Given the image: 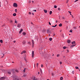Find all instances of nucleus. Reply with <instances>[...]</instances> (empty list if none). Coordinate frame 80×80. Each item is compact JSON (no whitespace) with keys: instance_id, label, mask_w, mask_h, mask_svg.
<instances>
[{"instance_id":"obj_52","label":"nucleus","mask_w":80,"mask_h":80,"mask_svg":"<svg viewBox=\"0 0 80 80\" xmlns=\"http://www.w3.org/2000/svg\"><path fill=\"white\" fill-rule=\"evenodd\" d=\"M60 64L61 65V64H62V62H60Z\"/></svg>"},{"instance_id":"obj_50","label":"nucleus","mask_w":80,"mask_h":80,"mask_svg":"<svg viewBox=\"0 0 80 80\" xmlns=\"http://www.w3.org/2000/svg\"><path fill=\"white\" fill-rule=\"evenodd\" d=\"M10 22H11V23H12V22H13V21H12V20L10 21Z\"/></svg>"},{"instance_id":"obj_51","label":"nucleus","mask_w":80,"mask_h":80,"mask_svg":"<svg viewBox=\"0 0 80 80\" xmlns=\"http://www.w3.org/2000/svg\"><path fill=\"white\" fill-rule=\"evenodd\" d=\"M29 14L30 15H31V12H29Z\"/></svg>"},{"instance_id":"obj_33","label":"nucleus","mask_w":80,"mask_h":80,"mask_svg":"<svg viewBox=\"0 0 80 80\" xmlns=\"http://www.w3.org/2000/svg\"><path fill=\"white\" fill-rule=\"evenodd\" d=\"M70 32H72V30L71 29V30H70L69 31Z\"/></svg>"},{"instance_id":"obj_16","label":"nucleus","mask_w":80,"mask_h":80,"mask_svg":"<svg viewBox=\"0 0 80 80\" xmlns=\"http://www.w3.org/2000/svg\"><path fill=\"white\" fill-rule=\"evenodd\" d=\"M44 13H47V10H44Z\"/></svg>"},{"instance_id":"obj_46","label":"nucleus","mask_w":80,"mask_h":80,"mask_svg":"<svg viewBox=\"0 0 80 80\" xmlns=\"http://www.w3.org/2000/svg\"><path fill=\"white\" fill-rule=\"evenodd\" d=\"M28 43L29 44H31V42H28Z\"/></svg>"},{"instance_id":"obj_13","label":"nucleus","mask_w":80,"mask_h":80,"mask_svg":"<svg viewBox=\"0 0 80 80\" xmlns=\"http://www.w3.org/2000/svg\"><path fill=\"white\" fill-rule=\"evenodd\" d=\"M45 29H43V30L42 31V33H45Z\"/></svg>"},{"instance_id":"obj_49","label":"nucleus","mask_w":80,"mask_h":80,"mask_svg":"<svg viewBox=\"0 0 80 80\" xmlns=\"http://www.w3.org/2000/svg\"><path fill=\"white\" fill-rule=\"evenodd\" d=\"M16 42V41L15 40L13 41V43H15Z\"/></svg>"},{"instance_id":"obj_38","label":"nucleus","mask_w":80,"mask_h":80,"mask_svg":"<svg viewBox=\"0 0 80 80\" xmlns=\"http://www.w3.org/2000/svg\"><path fill=\"white\" fill-rule=\"evenodd\" d=\"M65 23H68V22L67 21H65Z\"/></svg>"},{"instance_id":"obj_42","label":"nucleus","mask_w":80,"mask_h":80,"mask_svg":"<svg viewBox=\"0 0 80 80\" xmlns=\"http://www.w3.org/2000/svg\"><path fill=\"white\" fill-rule=\"evenodd\" d=\"M15 22L16 23H17V21H16V20H15Z\"/></svg>"},{"instance_id":"obj_14","label":"nucleus","mask_w":80,"mask_h":80,"mask_svg":"<svg viewBox=\"0 0 80 80\" xmlns=\"http://www.w3.org/2000/svg\"><path fill=\"white\" fill-rule=\"evenodd\" d=\"M20 25H21L20 24H18V27H20Z\"/></svg>"},{"instance_id":"obj_55","label":"nucleus","mask_w":80,"mask_h":80,"mask_svg":"<svg viewBox=\"0 0 80 80\" xmlns=\"http://www.w3.org/2000/svg\"><path fill=\"white\" fill-rule=\"evenodd\" d=\"M72 18H73V15H72Z\"/></svg>"},{"instance_id":"obj_9","label":"nucleus","mask_w":80,"mask_h":80,"mask_svg":"<svg viewBox=\"0 0 80 80\" xmlns=\"http://www.w3.org/2000/svg\"><path fill=\"white\" fill-rule=\"evenodd\" d=\"M26 53V51H22V52H21V54L22 55V54H23V53Z\"/></svg>"},{"instance_id":"obj_36","label":"nucleus","mask_w":80,"mask_h":80,"mask_svg":"<svg viewBox=\"0 0 80 80\" xmlns=\"http://www.w3.org/2000/svg\"><path fill=\"white\" fill-rule=\"evenodd\" d=\"M59 56H60V55H59V54H58V55H57V57H59Z\"/></svg>"},{"instance_id":"obj_43","label":"nucleus","mask_w":80,"mask_h":80,"mask_svg":"<svg viewBox=\"0 0 80 80\" xmlns=\"http://www.w3.org/2000/svg\"><path fill=\"white\" fill-rule=\"evenodd\" d=\"M38 63H37V67H38Z\"/></svg>"},{"instance_id":"obj_32","label":"nucleus","mask_w":80,"mask_h":80,"mask_svg":"<svg viewBox=\"0 0 80 80\" xmlns=\"http://www.w3.org/2000/svg\"><path fill=\"white\" fill-rule=\"evenodd\" d=\"M66 47H63V49H65V48H66Z\"/></svg>"},{"instance_id":"obj_61","label":"nucleus","mask_w":80,"mask_h":80,"mask_svg":"<svg viewBox=\"0 0 80 80\" xmlns=\"http://www.w3.org/2000/svg\"><path fill=\"white\" fill-rule=\"evenodd\" d=\"M31 24H32V25H33V23H32V22H31Z\"/></svg>"},{"instance_id":"obj_21","label":"nucleus","mask_w":80,"mask_h":80,"mask_svg":"<svg viewBox=\"0 0 80 80\" xmlns=\"http://www.w3.org/2000/svg\"><path fill=\"white\" fill-rule=\"evenodd\" d=\"M22 34L23 35H26V33H25V32H23Z\"/></svg>"},{"instance_id":"obj_15","label":"nucleus","mask_w":80,"mask_h":80,"mask_svg":"<svg viewBox=\"0 0 80 80\" xmlns=\"http://www.w3.org/2000/svg\"><path fill=\"white\" fill-rule=\"evenodd\" d=\"M0 42L1 43H3V40L1 39L0 40Z\"/></svg>"},{"instance_id":"obj_5","label":"nucleus","mask_w":80,"mask_h":80,"mask_svg":"<svg viewBox=\"0 0 80 80\" xmlns=\"http://www.w3.org/2000/svg\"><path fill=\"white\" fill-rule=\"evenodd\" d=\"M34 55H35V54H34V51H32V58H33L34 57Z\"/></svg>"},{"instance_id":"obj_10","label":"nucleus","mask_w":80,"mask_h":80,"mask_svg":"<svg viewBox=\"0 0 80 80\" xmlns=\"http://www.w3.org/2000/svg\"><path fill=\"white\" fill-rule=\"evenodd\" d=\"M23 31V29H20V31L19 33L20 34L21 33H22V31Z\"/></svg>"},{"instance_id":"obj_26","label":"nucleus","mask_w":80,"mask_h":80,"mask_svg":"<svg viewBox=\"0 0 80 80\" xmlns=\"http://www.w3.org/2000/svg\"><path fill=\"white\" fill-rule=\"evenodd\" d=\"M63 80V77H61L60 78V80Z\"/></svg>"},{"instance_id":"obj_35","label":"nucleus","mask_w":80,"mask_h":80,"mask_svg":"<svg viewBox=\"0 0 80 80\" xmlns=\"http://www.w3.org/2000/svg\"><path fill=\"white\" fill-rule=\"evenodd\" d=\"M58 10H60V8H58Z\"/></svg>"},{"instance_id":"obj_60","label":"nucleus","mask_w":80,"mask_h":80,"mask_svg":"<svg viewBox=\"0 0 80 80\" xmlns=\"http://www.w3.org/2000/svg\"><path fill=\"white\" fill-rule=\"evenodd\" d=\"M4 57V56H2V57H1V58H3Z\"/></svg>"},{"instance_id":"obj_3","label":"nucleus","mask_w":80,"mask_h":80,"mask_svg":"<svg viewBox=\"0 0 80 80\" xmlns=\"http://www.w3.org/2000/svg\"><path fill=\"white\" fill-rule=\"evenodd\" d=\"M47 33H52V31H50L49 29L47 30Z\"/></svg>"},{"instance_id":"obj_19","label":"nucleus","mask_w":80,"mask_h":80,"mask_svg":"<svg viewBox=\"0 0 80 80\" xmlns=\"http://www.w3.org/2000/svg\"><path fill=\"white\" fill-rule=\"evenodd\" d=\"M59 27H62V23H60L59 25Z\"/></svg>"},{"instance_id":"obj_56","label":"nucleus","mask_w":80,"mask_h":80,"mask_svg":"<svg viewBox=\"0 0 80 80\" xmlns=\"http://www.w3.org/2000/svg\"><path fill=\"white\" fill-rule=\"evenodd\" d=\"M32 14L33 15H34V13H32Z\"/></svg>"},{"instance_id":"obj_23","label":"nucleus","mask_w":80,"mask_h":80,"mask_svg":"<svg viewBox=\"0 0 80 80\" xmlns=\"http://www.w3.org/2000/svg\"><path fill=\"white\" fill-rule=\"evenodd\" d=\"M12 72L13 73H14L15 72V70L14 69H12Z\"/></svg>"},{"instance_id":"obj_31","label":"nucleus","mask_w":80,"mask_h":80,"mask_svg":"<svg viewBox=\"0 0 80 80\" xmlns=\"http://www.w3.org/2000/svg\"><path fill=\"white\" fill-rule=\"evenodd\" d=\"M68 0H67L66 2V3H68Z\"/></svg>"},{"instance_id":"obj_47","label":"nucleus","mask_w":80,"mask_h":80,"mask_svg":"<svg viewBox=\"0 0 80 80\" xmlns=\"http://www.w3.org/2000/svg\"><path fill=\"white\" fill-rule=\"evenodd\" d=\"M33 11L34 12H37V10H33Z\"/></svg>"},{"instance_id":"obj_4","label":"nucleus","mask_w":80,"mask_h":80,"mask_svg":"<svg viewBox=\"0 0 80 80\" xmlns=\"http://www.w3.org/2000/svg\"><path fill=\"white\" fill-rule=\"evenodd\" d=\"M32 48H33V47H34V41H33V40H32Z\"/></svg>"},{"instance_id":"obj_58","label":"nucleus","mask_w":80,"mask_h":80,"mask_svg":"<svg viewBox=\"0 0 80 80\" xmlns=\"http://www.w3.org/2000/svg\"><path fill=\"white\" fill-rule=\"evenodd\" d=\"M62 19H65V18L63 17L62 18Z\"/></svg>"},{"instance_id":"obj_44","label":"nucleus","mask_w":80,"mask_h":80,"mask_svg":"<svg viewBox=\"0 0 80 80\" xmlns=\"http://www.w3.org/2000/svg\"><path fill=\"white\" fill-rule=\"evenodd\" d=\"M77 1H78V0H76V1H74V2H77Z\"/></svg>"},{"instance_id":"obj_28","label":"nucleus","mask_w":80,"mask_h":80,"mask_svg":"<svg viewBox=\"0 0 80 80\" xmlns=\"http://www.w3.org/2000/svg\"><path fill=\"white\" fill-rule=\"evenodd\" d=\"M35 77H34V78L33 79V80H37V78L35 79Z\"/></svg>"},{"instance_id":"obj_39","label":"nucleus","mask_w":80,"mask_h":80,"mask_svg":"<svg viewBox=\"0 0 80 80\" xmlns=\"http://www.w3.org/2000/svg\"><path fill=\"white\" fill-rule=\"evenodd\" d=\"M15 71L16 72H18V71L17 70H16Z\"/></svg>"},{"instance_id":"obj_57","label":"nucleus","mask_w":80,"mask_h":80,"mask_svg":"<svg viewBox=\"0 0 80 80\" xmlns=\"http://www.w3.org/2000/svg\"><path fill=\"white\" fill-rule=\"evenodd\" d=\"M57 22H58V21H56V23H57Z\"/></svg>"},{"instance_id":"obj_59","label":"nucleus","mask_w":80,"mask_h":80,"mask_svg":"<svg viewBox=\"0 0 80 80\" xmlns=\"http://www.w3.org/2000/svg\"><path fill=\"white\" fill-rule=\"evenodd\" d=\"M38 75H39V74H40V72H38Z\"/></svg>"},{"instance_id":"obj_63","label":"nucleus","mask_w":80,"mask_h":80,"mask_svg":"<svg viewBox=\"0 0 80 80\" xmlns=\"http://www.w3.org/2000/svg\"><path fill=\"white\" fill-rule=\"evenodd\" d=\"M29 3H31V1H29Z\"/></svg>"},{"instance_id":"obj_30","label":"nucleus","mask_w":80,"mask_h":80,"mask_svg":"<svg viewBox=\"0 0 80 80\" xmlns=\"http://www.w3.org/2000/svg\"><path fill=\"white\" fill-rule=\"evenodd\" d=\"M23 44H25V41H23L22 42Z\"/></svg>"},{"instance_id":"obj_22","label":"nucleus","mask_w":80,"mask_h":80,"mask_svg":"<svg viewBox=\"0 0 80 80\" xmlns=\"http://www.w3.org/2000/svg\"><path fill=\"white\" fill-rule=\"evenodd\" d=\"M49 40L50 41H52V38H50Z\"/></svg>"},{"instance_id":"obj_7","label":"nucleus","mask_w":80,"mask_h":80,"mask_svg":"<svg viewBox=\"0 0 80 80\" xmlns=\"http://www.w3.org/2000/svg\"><path fill=\"white\" fill-rule=\"evenodd\" d=\"M0 80H5V78L4 77H2L0 78Z\"/></svg>"},{"instance_id":"obj_11","label":"nucleus","mask_w":80,"mask_h":80,"mask_svg":"<svg viewBox=\"0 0 80 80\" xmlns=\"http://www.w3.org/2000/svg\"><path fill=\"white\" fill-rule=\"evenodd\" d=\"M76 45V44H73L71 46V47H75Z\"/></svg>"},{"instance_id":"obj_40","label":"nucleus","mask_w":80,"mask_h":80,"mask_svg":"<svg viewBox=\"0 0 80 80\" xmlns=\"http://www.w3.org/2000/svg\"><path fill=\"white\" fill-rule=\"evenodd\" d=\"M49 24L50 25H51V23H50V22H49Z\"/></svg>"},{"instance_id":"obj_20","label":"nucleus","mask_w":80,"mask_h":80,"mask_svg":"<svg viewBox=\"0 0 80 80\" xmlns=\"http://www.w3.org/2000/svg\"><path fill=\"white\" fill-rule=\"evenodd\" d=\"M72 44H75V41H73L72 42Z\"/></svg>"},{"instance_id":"obj_37","label":"nucleus","mask_w":80,"mask_h":80,"mask_svg":"<svg viewBox=\"0 0 80 80\" xmlns=\"http://www.w3.org/2000/svg\"><path fill=\"white\" fill-rule=\"evenodd\" d=\"M68 13H69L70 14L72 13V12H71V11H68Z\"/></svg>"},{"instance_id":"obj_24","label":"nucleus","mask_w":80,"mask_h":80,"mask_svg":"<svg viewBox=\"0 0 80 80\" xmlns=\"http://www.w3.org/2000/svg\"><path fill=\"white\" fill-rule=\"evenodd\" d=\"M54 8H57V6L56 5H54Z\"/></svg>"},{"instance_id":"obj_41","label":"nucleus","mask_w":80,"mask_h":80,"mask_svg":"<svg viewBox=\"0 0 80 80\" xmlns=\"http://www.w3.org/2000/svg\"><path fill=\"white\" fill-rule=\"evenodd\" d=\"M41 67H43V64L41 65Z\"/></svg>"},{"instance_id":"obj_25","label":"nucleus","mask_w":80,"mask_h":80,"mask_svg":"<svg viewBox=\"0 0 80 80\" xmlns=\"http://www.w3.org/2000/svg\"><path fill=\"white\" fill-rule=\"evenodd\" d=\"M5 2H4V4H5V3H6V4L7 3H8V2H7V0H6Z\"/></svg>"},{"instance_id":"obj_48","label":"nucleus","mask_w":80,"mask_h":80,"mask_svg":"<svg viewBox=\"0 0 80 80\" xmlns=\"http://www.w3.org/2000/svg\"><path fill=\"white\" fill-rule=\"evenodd\" d=\"M67 52L68 53V52H69V51L68 50H67Z\"/></svg>"},{"instance_id":"obj_53","label":"nucleus","mask_w":80,"mask_h":80,"mask_svg":"<svg viewBox=\"0 0 80 80\" xmlns=\"http://www.w3.org/2000/svg\"><path fill=\"white\" fill-rule=\"evenodd\" d=\"M72 74H74V72H73V71H72Z\"/></svg>"},{"instance_id":"obj_29","label":"nucleus","mask_w":80,"mask_h":80,"mask_svg":"<svg viewBox=\"0 0 80 80\" xmlns=\"http://www.w3.org/2000/svg\"><path fill=\"white\" fill-rule=\"evenodd\" d=\"M26 76H27L26 75L24 74L23 75V77H26Z\"/></svg>"},{"instance_id":"obj_2","label":"nucleus","mask_w":80,"mask_h":80,"mask_svg":"<svg viewBox=\"0 0 80 80\" xmlns=\"http://www.w3.org/2000/svg\"><path fill=\"white\" fill-rule=\"evenodd\" d=\"M13 7H18V5L16 3H14L13 4Z\"/></svg>"},{"instance_id":"obj_18","label":"nucleus","mask_w":80,"mask_h":80,"mask_svg":"<svg viewBox=\"0 0 80 80\" xmlns=\"http://www.w3.org/2000/svg\"><path fill=\"white\" fill-rule=\"evenodd\" d=\"M52 11H50V12H49L50 15H52Z\"/></svg>"},{"instance_id":"obj_54","label":"nucleus","mask_w":80,"mask_h":80,"mask_svg":"<svg viewBox=\"0 0 80 80\" xmlns=\"http://www.w3.org/2000/svg\"><path fill=\"white\" fill-rule=\"evenodd\" d=\"M52 76H53V75H54L53 73H52Z\"/></svg>"},{"instance_id":"obj_27","label":"nucleus","mask_w":80,"mask_h":80,"mask_svg":"<svg viewBox=\"0 0 80 80\" xmlns=\"http://www.w3.org/2000/svg\"><path fill=\"white\" fill-rule=\"evenodd\" d=\"M76 69H79V68L78 67H75Z\"/></svg>"},{"instance_id":"obj_12","label":"nucleus","mask_w":80,"mask_h":80,"mask_svg":"<svg viewBox=\"0 0 80 80\" xmlns=\"http://www.w3.org/2000/svg\"><path fill=\"white\" fill-rule=\"evenodd\" d=\"M16 15H17V14L16 13H14L13 14V16H14V17H15Z\"/></svg>"},{"instance_id":"obj_1","label":"nucleus","mask_w":80,"mask_h":80,"mask_svg":"<svg viewBox=\"0 0 80 80\" xmlns=\"http://www.w3.org/2000/svg\"><path fill=\"white\" fill-rule=\"evenodd\" d=\"M13 78L14 80H18V77H17L16 76H14L13 77Z\"/></svg>"},{"instance_id":"obj_45","label":"nucleus","mask_w":80,"mask_h":80,"mask_svg":"<svg viewBox=\"0 0 80 80\" xmlns=\"http://www.w3.org/2000/svg\"><path fill=\"white\" fill-rule=\"evenodd\" d=\"M23 72H25V68H24V69L23 70Z\"/></svg>"},{"instance_id":"obj_62","label":"nucleus","mask_w":80,"mask_h":80,"mask_svg":"<svg viewBox=\"0 0 80 80\" xmlns=\"http://www.w3.org/2000/svg\"><path fill=\"white\" fill-rule=\"evenodd\" d=\"M5 56V54H3V56L4 57Z\"/></svg>"},{"instance_id":"obj_34","label":"nucleus","mask_w":80,"mask_h":80,"mask_svg":"<svg viewBox=\"0 0 80 80\" xmlns=\"http://www.w3.org/2000/svg\"><path fill=\"white\" fill-rule=\"evenodd\" d=\"M15 12L17 13V9H15Z\"/></svg>"},{"instance_id":"obj_17","label":"nucleus","mask_w":80,"mask_h":80,"mask_svg":"<svg viewBox=\"0 0 80 80\" xmlns=\"http://www.w3.org/2000/svg\"><path fill=\"white\" fill-rule=\"evenodd\" d=\"M57 25L56 24L55 25V26H52V27H57Z\"/></svg>"},{"instance_id":"obj_6","label":"nucleus","mask_w":80,"mask_h":80,"mask_svg":"<svg viewBox=\"0 0 80 80\" xmlns=\"http://www.w3.org/2000/svg\"><path fill=\"white\" fill-rule=\"evenodd\" d=\"M7 74L8 75H12V73L10 72H7Z\"/></svg>"},{"instance_id":"obj_64","label":"nucleus","mask_w":80,"mask_h":80,"mask_svg":"<svg viewBox=\"0 0 80 80\" xmlns=\"http://www.w3.org/2000/svg\"><path fill=\"white\" fill-rule=\"evenodd\" d=\"M47 80H50L49 79H47Z\"/></svg>"},{"instance_id":"obj_8","label":"nucleus","mask_w":80,"mask_h":80,"mask_svg":"<svg viewBox=\"0 0 80 80\" xmlns=\"http://www.w3.org/2000/svg\"><path fill=\"white\" fill-rule=\"evenodd\" d=\"M67 42L68 43H70L71 42V41L70 40H67Z\"/></svg>"}]
</instances>
